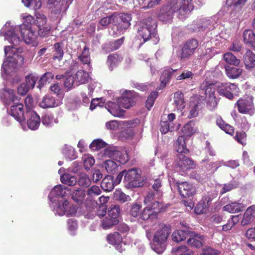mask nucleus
Returning a JSON list of instances; mask_svg holds the SVG:
<instances>
[{"label":"nucleus","mask_w":255,"mask_h":255,"mask_svg":"<svg viewBox=\"0 0 255 255\" xmlns=\"http://www.w3.org/2000/svg\"><path fill=\"white\" fill-rule=\"evenodd\" d=\"M22 37L24 42L27 44L35 46L37 45V35L35 29L30 25L10 26V23L6 22L0 30V35L4 36L5 40H7L13 46H6L4 47V53L7 59L3 62L1 69V75L4 74L7 75H11L14 72L17 65L23 64L24 59L21 56V53L22 49L20 47H15L18 46L21 41V38L19 34Z\"/></svg>","instance_id":"nucleus-1"},{"label":"nucleus","mask_w":255,"mask_h":255,"mask_svg":"<svg viewBox=\"0 0 255 255\" xmlns=\"http://www.w3.org/2000/svg\"><path fill=\"white\" fill-rule=\"evenodd\" d=\"M171 233L170 228L164 226L158 229L150 243L151 248L158 254H162L166 249L167 238Z\"/></svg>","instance_id":"nucleus-2"},{"label":"nucleus","mask_w":255,"mask_h":255,"mask_svg":"<svg viewBox=\"0 0 255 255\" xmlns=\"http://www.w3.org/2000/svg\"><path fill=\"white\" fill-rule=\"evenodd\" d=\"M124 182L127 188L141 187L144 184L143 178L141 176V170L138 168H131L126 170Z\"/></svg>","instance_id":"nucleus-3"},{"label":"nucleus","mask_w":255,"mask_h":255,"mask_svg":"<svg viewBox=\"0 0 255 255\" xmlns=\"http://www.w3.org/2000/svg\"><path fill=\"white\" fill-rule=\"evenodd\" d=\"M156 26L155 20L152 19L151 17L146 18L141 23L138 29V33L139 35L143 38L144 42L147 41L152 37H156Z\"/></svg>","instance_id":"nucleus-4"},{"label":"nucleus","mask_w":255,"mask_h":255,"mask_svg":"<svg viewBox=\"0 0 255 255\" xmlns=\"http://www.w3.org/2000/svg\"><path fill=\"white\" fill-rule=\"evenodd\" d=\"M73 0H48L47 5L51 12L56 17L62 16L66 13Z\"/></svg>","instance_id":"nucleus-5"},{"label":"nucleus","mask_w":255,"mask_h":255,"mask_svg":"<svg viewBox=\"0 0 255 255\" xmlns=\"http://www.w3.org/2000/svg\"><path fill=\"white\" fill-rule=\"evenodd\" d=\"M178 6L175 0L170 1L164 5L158 13L159 19L164 22H170L171 21L174 13H177L178 16Z\"/></svg>","instance_id":"nucleus-6"},{"label":"nucleus","mask_w":255,"mask_h":255,"mask_svg":"<svg viewBox=\"0 0 255 255\" xmlns=\"http://www.w3.org/2000/svg\"><path fill=\"white\" fill-rule=\"evenodd\" d=\"M198 46V41L192 39L186 41L181 47L178 53V57L182 60L189 59Z\"/></svg>","instance_id":"nucleus-7"},{"label":"nucleus","mask_w":255,"mask_h":255,"mask_svg":"<svg viewBox=\"0 0 255 255\" xmlns=\"http://www.w3.org/2000/svg\"><path fill=\"white\" fill-rule=\"evenodd\" d=\"M194 161L183 154H178L176 160L174 162L173 166L177 172H185L187 170L194 168Z\"/></svg>","instance_id":"nucleus-8"},{"label":"nucleus","mask_w":255,"mask_h":255,"mask_svg":"<svg viewBox=\"0 0 255 255\" xmlns=\"http://www.w3.org/2000/svg\"><path fill=\"white\" fill-rule=\"evenodd\" d=\"M104 154L122 164L126 163L129 159L127 151H121L116 147H109L106 148Z\"/></svg>","instance_id":"nucleus-9"},{"label":"nucleus","mask_w":255,"mask_h":255,"mask_svg":"<svg viewBox=\"0 0 255 255\" xmlns=\"http://www.w3.org/2000/svg\"><path fill=\"white\" fill-rule=\"evenodd\" d=\"M217 91L220 95L232 100L234 94L238 92V88L235 84L231 83H221L217 87Z\"/></svg>","instance_id":"nucleus-10"},{"label":"nucleus","mask_w":255,"mask_h":255,"mask_svg":"<svg viewBox=\"0 0 255 255\" xmlns=\"http://www.w3.org/2000/svg\"><path fill=\"white\" fill-rule=\"evenodd\" d=\"M115 27L120 33L123 30L127 29L130 25V21L131 20V15L128 13H119L117 14L115 12Z\"/></svg>","instance_id":"nucleus-11"},{"label":"nucleus","mask_w":255,"mask_h":255,"mask_svg":"<svg viewBox=\"0 0 255 255\" xmlns=\"http://www.w3.org/2000/svg\"><path fill=\"white\" fill-rule=\"evenodd\" d=\"M235 106L237 107L238 111L243 114L252 115L255 111L252 98L239 100Z\"/></svg>","instance_id":"nucleus-12"},{"label":"nucleus","mask_w":255,"mask_h":255,"mask_svg":"<svg viewBox=\"0 0 255 255\" xmlns=\"http://www.w3.org/2000/svg\"><path fill=\"white\" fill-rule=\"evenodd\" d=\"M8 113L19 123L22 128L25 129L26 127L24 125L25 120V114L24 113L23 104H17L11 106L10 110Z\"/></svg>","instance_id":"nucleus-13"},{"label":"nucleus","mask_w":255,"mask_h":255,"mask_svg":"<svg viewBox=\"0 0 255 255\" xmlns=\"http://www.w3.org/2000/svg\"><path fill=\"white\" fill-rule=\"evenodd\" d=\"M178 6V17L183 19L194 9L192 0H175Z\"/></svg>","instance_id":"nucleus-14"},{"label":"nucleus","mask_w":255,"mask_h":255,"mask_svg":"<svg viewBox=\"0 0 255 255\" xmlns=\"http://www.w3.org/2000/svg\"><path fill=\"white\" fill-rule=\"evenodd\" d=\"M67 188L62 185L55 186L50 192L48 198L51 202L55 203L56 201L64 199L66 195Z\"/></svg>","instance_id":"nucleus-15"},{"label":"nucleus","mask_w":255,"mask_h":255,"mask_svg":"<svg viewBox=\"0 0 255 255\" xmlns=\"http://www.w3.org/2000/svg\"><path fill=\"white\" fill-rule=\"evenodd\" d=\"M135 93L133 91H126L122 96L119 98L117 102L125 108L128 109L135 103Z\"/></svg>","instance_id":"nucleus-16"},{"label":"nucleus","mask_w":255,"mask_h":255,"mask_svg":"<svg viewBox=\"0 0 255 255\" xmlns=\"http://www.w3.org/2000/svg\"><path fill=\"white\" fill-rule=\"evenodd\" d=\"M178 187L181 196L184 198L192 197L196 193L195 187L187 182L178 183Z\"/></svg>","instance_id":"nucleus-17"},{"label":"nucleus","mask_w":255,"mask_h":255,"mask_svg":"<svg viewBox=\"0 0 255 255\" xmlns=\"http://www.w3.org/2000/svg\"><path fill=\"white\" fill-rule=\"evenodd\" d=\"M26 117L28 118L27 121L28 128L33 130L37 129L40 123L39 116L34 111H29L25 113Z\"/></svg>","instance_id":"nucleus-18"},{"label":"nucleus","mask_w":255,"mask_h":255,"mask_svg":"<svg viewBox=\"0 0 255 255\" xmlns=\"http://www.w3.org/2000/svg\"><path fill=\"white\" fill-rule=\"evenodd\" d=\"M247 0H227L230 4L232 11L231 17L233 20L237 19L240 16V11Z\"/></svg>","instance_id":"nucleus-19"},{"label":"nucleus","mask_w":255,"mask_h":255,"mask_svg":"<svg viewBox=\"0 0 255 255\" xmlns=\"http://www.w3.org/2000/svg\"><path fill=\"white\" fill-rule=\"evenodd\" d=\"M194 31H203L206 28L213 29L215 27L213 21L210 19L201 18L194 21L193 23Z\"/></svg>","instance_id":"nucleus-20"},{"label":"nucleus","mask_w":255,"mask_h":255,"mask_svg":"<svg viewBox=\"0 0 255 255\" xmlns=\"http://www.w3.org/2000/svg\"><path fill=\"white\" fill-rule=\"evenodd\" d=\"M0 97L5 105H9L11 103H14L18 100L14 94V91L7 88H4L2 90V92L0 93Z\"/></svg>","instance_id":"nucleus-21"},{"label":"nucleus","mask_w":255,"mask_h":255,"mask_svg":"<svg viewBox=\"0 0 255 255\" xmlns=\"http://www.w3.org/2000/svg\"><path fill=\"white\" fill-rule=\"evenodd\" d=\"M51 206L53 208L55 214L63 216L69 208V202L67 200L62 199L55 203L51 202Z\"/></svg>","instance_id":"nucleus-22"},{"label":"nucleus","mask_w":255,"mask_h":255,"mask_svg":"<svg viewBox=\"0 0 255 255\" xmlns=\"http://www.w3.org/2000/svg\"><path fill=\"white\" fill-rule=\"evenodd\" d=\"M61 104L60 101L56 100L54 97L46 95L39 102V106L43 109H47L59 106Z\"/></svg>","instance_id":"nucleus-23"},{"label":"nucleus","mask_w":255,"mask_h":255,"mask_svg":"<svg viewBox=\"0 0 255 255\" xmlns=\"http://www.w3.org/2000/svg\"><path fill=\"white\" fill-rule=\"evenodd\" d=\"M120 104L116 102H108L105 105V108L114 117H122L124 116L125 111L122 109Z\"/></svg>","instance_id":"nucleus-24"},{"label":"nucleus","mask_w":255,"mask_h":255,"mask_svg":"<svg viewBox=\"0 0 255 255\" xmlns=\"http://www.w3.org/2000/svg\"><path fill=\"white\" fill-rule=\"evenodd\" d=\"M124 37H122L120 39L103 44L102 46L103 51L106 53H108L114 50H117L123 44L124 42Z\"/></svg>","instance_id":"nucleus-25"},{"label":"nucleus","mask_w":255,"mask_h":255,"mask_svg":"<svg viewBox=\"0 0 255 255\" xmlns=\"http://www.w3.org/2000/svg\"><path fill=\"white\" fill-rule=\"evenodd\" d=\"M78 58L84 65L86 66L87 70L88 71L91 70L89 49L87 46H85L84 47L82 52L78 56Z\"/></svg>","instance_id":"nucleus-26"},{"label":"nucleus","mask_w":255,"mask_h":255,"mask_svg":"<svg viewBox=\"0 0 255 255\" xmlns=\"http://www.w3.org/2000/svg\"><path fill=\"white\" fill-rule=\"evenodd\" d=\"M243 40L245 43L255 49V33L251 29H246L243 33Z\"/></svg>","instance_id":"nucleus-27"},{"label":"nucleus","mask_w":255,"mask_h":255,"mask_svg":"<svg viewBox=\"0 0 255 255\" xmlns=\"http://www.w3.org/2000/svg\"><path fill=\"white\" fill-rule=\"evenodd\" d=\"M245 207L242 204L238 202H232L224 206L223 210L230 213H236L243 211Z\"/></svg>","instance_id":"nucleus-28"},{"label":"nucleus","mask_w":255,"mask_h":255,"mask_svg":"<svg viewBox=\"0 0 255 255\" xmlns=\"http://www.w3.org/2000/svg\"><path fill=\"white\" fill-rule=\"evenodd\" d=\"M115 185H116L114 181V177L109 175H107L104 177L101 184V188L104 190L108 192L113 190Z\"/></svg>","instance_id":"nucleus-29"},{"label":"nucleus","mask_w":255,"mask_h":255,"mask_svg":"<svg viewBox=\"0 0 255 255\" xmlns=\"http://www.w3.org/2000/svg\"><path fill=\"white\" fill-rule=\"evenodd\" d=\"M74 77L75 78V85L78 86L80 84L86 83L88 80L89 75L87 72L80 70L77 72Z\"/></svg>","instance_id":"nucleus-30"},{"label":"nucleus","mask_w":255,"mask_h":255,"mask_svg":"<svg viewBox=\"0 0 255 255\" xmlns=\"http://www.w3.org/2000/svg\"><path fill=\"white\" fill-rule=\"evenodd\" d=\"M245 64L247 68L255 67V54L250 49H248L244 56Z\"/></svg>","instance_id":"nucleus-31"},{"label":"nucleus","mask_w":255,"mask_h":255,"mask_svg":"<svg viewBox=\"0 0 255 255\" xmlns=\"http://www.w3.org/2000/svg\"><path fill=\"white\" fill-rule=\"evenodd\" d=\"M225 69L226 75L231 79H236L238 78L243 72V69L237 67L227 66L225 67Z\"/></svg>","instance_id":"nucleus-32"},{"label":"nucleus","mask_w":255,"mask_h":255,"mask_svg":"<svg viewBox=\"0 0 255 255\" xmlns=\"http://www.w3.org/2000/svg\"><path fill=\"white\" fill-rule=\"evenodd\" d=\"M204 240L203 236L199 234H195L192 236V238L188 239L187 243L188 245L191 246L200 248L203 245Z\"/></svg>","instance_id":"nucleus-33"},{"label":"nucleus","mask_w":255,"mask_h":255,"mask_svg":"<svg viewBox=\"0 0 255 255\" xmlns=\"http://www.w3.org/2000/svg\"><path fill=\"white\" fill-rule=\"evenodd\" d=\"M185 137L184 136H179L177 140L176 148L178 154L188 153L189 150L186 148L185 144Z\"/></svg>","instance_id":"nucleus-34"},{"label":"nucleus","mask_w":255,"mask_h":255,"mask_svg":"<svg viewBox=\"0 0 255 255\" xmlns=\"http://www.w3.org/2000/svg\"><path fill=\"white\" fill-rule=\"evenodd\" d=\"M42 123L46 127H52L54 124H57L58 120L55 118L51 114H47L42 117Z\"/></svg>","instance_id":"nucleus-35"},{"label":"nucleus","mask_w":255,"mask_h":255,"mask_svg":"<svg viewBox=\"0 0 255 255\" xmlns=\"http://www.w3.org/2000/svg\"><path fill=\"white\" fill-rule=\"evenodd\" d=\"M216 124L221 129L225 131L227 133L232 134L234 132V128L230 125L226 124L220 117L217 119Z\"/></svg>","instance_id":"nucleus-36"},{"label":"nucleus","mask_w":255,"mask_h":255,"mask_svg":"<svg viewBox=\"0 0 255 255\" xmlns=\"http://www.w3.org/2000/svg\"><path fill=\"white\" fill-rule=\"evenodd\" d=\"M183 94L181 92H176L174 95V103L177 110L181 111L185 107Z\"/></svg>","instance_id":"nucleus-37"},{"label":"nucleus","mask_w":255,"mask_h":255,"mask_svg":"<svg viewBox=\"0 0 255 255\" xmlns=\"http://www.w3.org/2000/svg\"><path fill=\"white\" fill-rule=\"evenodd\" d=\"M176 70H173L171 68H167L163 70L160 77L161 84L165 86L170 80L174 72Z\"/></svg>","instance_id":"nucleus-38"},{"label":"nucleus","mask_w":255,"mask_h":255,"mask_svg":"<svg viewBox=\"0 0 255 255\" xmlns=\"http://www.w3.org/2000/svg\"><path fill=\"white\" fill-rule=\"evenodd\" d=\"M72 199L78 204L82 203L85 197V192L82 189L74 190L71 194Z\"/></svg>","instance_id":"nucleus-39"},{"label":"nucleus","mask_w":255,"mask_h":255,"mask_svg":"<svg viewBox=\"0 0 255 255\" xmlns=\"http://www.w3.org/2000/svg\"><path fill=\"white\" fill-rule=\"evenodd\" d=\"M61 182L70 186H74L77 183L76 178L69 173H64L60 177Z\"/></svg>","instance_id":"nucleus-40"},{"label":"nucleus","mask_w":255,"mask_h":255,"mask_svg":"<svg viewBox=\"0 0 255 255\" xmlns=\"http://www.w3.org/2000/svg\"><path fill=\"white\" fill-rule=\"evenodd\" d=\"M63 45L62 43H56L54 44V54L53 59L61 61L64 55Z\"/></svg>","instance_id":"nucleus-41"},{"label":"nucleus","mask_w":255,"mask_h":255,"mask_svg":"<svg viewBox=\"0 0 255 255\" xmlns=\"http://www.w3.org/2000/svg\"><path fill=\"white\" fill-rule=\"evenodd\" d=\"M53 77L54 75L52 73H45L38 81L37 88L41 89L47 82H49Z\"/></svg>","instance_id":"nucleus-42"},{"label":"nucleus","mask_w":255,"mask_h":255,"mask_svg":"<svg viewBox=\"0 0 255 255\" xmlns=\"http://www.w3.org/2000/svg\"><path fill=\"white\" fill-rule=\"evenodd\" d=\"M114 198L115 200L122 203H125L131 200L130 196L126 195L121 190H116L114 192Z\"/></svg>","instance_id":"nucleus-43"},{"label":"nucleus","mask_w":255,"mask_h":255,"mask_svg":"<svg viewBox=\"0 0 255 255\" xmlns=\"http://www.w3.org/2000/svg\"><path fill=\"white\" fill-rule=\"evenodd\" d=\"M174 129V124L168 121L162 120L160 122V131L162 134H166L169 131H172Z\"/></svg>","instance_id":"nucleus-44"},{"label":"nucleus","mask_w":255,"mask_h":255,"mask_svg":"<svg viewBox=\"0 0 255 255\" xmlns=\"http://www.w3.org/2000/svg\"><path fill=\"white\" fill-rule=\"evenodd\" d=\"M188 236V231L183 230H177L172 234V238L173 241L179 242L186 239Z\"/></svg>","instance_id":"nucleus-45"},{"label":"nucleus","mask_w":255,"mask_h":255,"mask_svg":"<svg viewBox=\"0 0 255 255\" xmlns=\"http://www.w3.org/2000/svg\"><path fill=\"white\" fill-rule=\"evenodd\" d=\"M104 166L108 173L114 174L118 169L116 163L111 160H107L104 163Z\"/></svg>","instance_id":"nucleus-46"},{"label":"nucleus","mask_w":255,"mask_h":255,"mask_svg":"<svg viewBox=\"0 0 255 255\" xmlns=\"http://www.w3.org/2000/svg\"><path fill=\"white\" fill-rule=\"evenodd\" d=\"M38 76L35 73H31L25 77V84L30 89H33L38 80Z\"/></svg>","instance_id":"nucleus-47"},{"label":"nucleus","mask_w":255,"mask_h":255,"mask_svg":"<svg viewBox=\"0 0 255 255\" xmlns=\"http://www.w3.org/2000/svg\"><path fill=\"white\" fill-rule=\"evenodd\" d=\"M224 59L226 62L230 65H233L235 66H238L240 63V60L237 59L231 52H227L224 55Z\"/></svg>","instance_id":"nucleus-48"},{"label":"nucleus","mask_w":255,"mask_h":255,"mask_svg":"<svg viewBox=\"0 0 255 255\" xmlns=\"http://www.w3.org/2000/svg\"><path fill=\"white\" fill-rule=\"evenodd\" d=\"M107 240L112 245H116L122 243V238L118 232H114L107 236Z\"/></svg>","instance_id":"nucleus-49"},{"label":"nucleus","mask_w":255,"mask_h":255,"mask_svg":"<svg viewBox=\"0 0 255 255\" xmlns=\"http://www.w3.org/2000/svg\"><path fill=\"white\" fill-rule=\"evenodd\" d=\"M77 182L79 186L87 187L90 185L91 180L88 175L83 173L80 174L79 179Z\"/></svg>","instance_id":"nucleus-50"},{"label":"nucleus","mask_w":255,"mask_h":255,"mask_svg":"<svg viewBox=\"0 0 255 255\" xmlns=\"http://www.w3.org/2000/svg\"><path fill=\"white\" fill-rule=\"evenodd\" d=\"M118 219H113L112 218H105L101 223V227L104 230L109 229L111 228L113 226L117 225L119 223Z\"/></svg>","instance_id":"nucleus-51"},{"label":"nucleus","mask_w":255,"mask_h":255,"mask_svg":"<svg viewBox=\"0 0 255 255\" xmlns=\"http://www.w3.org/2000/svg\"><path fill=\"white\" fill-rule=\"evenodd\" d=\"M120 207L119 205H112L109 209L108 214L111 218L118 219L120 214Z\"/></svg>","instance_id":"nucleus-52"},{"label":"nucleus","mask_w":255,"mask_h":255,"mask_svg":"<svg viewBox=\"0 0 255 255\" xmlns=\"http://www.w3.org/2000/svg\"><path fill=\"white\" fill-rule=\"evenodd\" d=\"M22 2L25 6L33 9H38L41 5L40 0H22Z\"/></svg>","instance_id":"nucleus-53"},{"label":"nucleus","mask_w":255,"mask_h":255,"mask_svg":"<svg viewBox=\"0 0 255 255\" xmlns=\"http://www.w3.org/2000/svg\"><path fill=\"white\" fill-rule=\"evenodd\" d=\"M63 153L65 157L70 160L76 157L74 149L71 146L65 145L63 149Z\"/></svg>","instance_id":"nucleus-54"},{"label":"nucleus","mask_w":255,"mask_h":255,"mask_svg":"<svg viewBox=\"0 0 255 255\" xmlns=\"http://www.w3.org/2000/svg\"><path fill=\"white\" fill-rule=\"evenodd\" d=\"M115 21V13H114L110 16H106L101 18L99 21V23L102 26H107L110 23H112L114 25L113 28L114 29Z\"/></svg>","instance_id":"nucleus-55"},{"label":"nucleus","mask_w":255,"mask_h":255,"mask_svg":"<svg viewBox=\"0 0 255 255\" xmlns=\"http://www.w3.org/2000/svg\"><path fill=\"white\" fill-rule=\"evenodd\" d=\"M146 207H148V209L152 210L153 213H155L156 216L157 214L160 212L162 209V205L161 203L158 201H154L149 204L146 205Z\"/></svg>","instance_id":"nucleus-56"},{"label":"nucleus","mask_w":255,"mask_h":255,"mask_svg":"<svg viewBox=\"0 0 255 255\" xmlns=\"http://www.w3.org/2000/svg\"><path fill=\"white\" fill-rule=\"evenodd\" d=\"M156 217L155 213H153L152 210L148 209V207L144 208L141 214V218L143 220H147L148 219H153Z\"/></svg>","instance_id":"nucleus-57"},{"label":"nucleus","mask_w":255,"mask_h":255,"mask_svg":"<svg viewBox=\"0 0 255 255\" xmlns=\"http://www.w3.org/2000/svg\"><path fill=\"white\" fill-rule=\"evenodd\" d=\"M194 128V123L192 121H190L182 128L184 134L186 136H191L195 131Z\"/></svg>","instance_id":"nucleus-58"},{"label":"nucleus","mask_w":255,"mask_h":255,"mask_svg":"<svg viewBox=\"0 0 255 255\" xmlns=\"http://www.w3.org/2000/svg\"><path fill=\"white\" fill-rule=\"evenodd\" d=\"M172 251L176 252V255H193V252L185 246H180Z\"/></svg>","instance_id":"nucleus-59"},{"label":"nucleus","mask_w":255,"mask_h":255,"mask_svg":"<svg viewBox=\"0 0 255 255\" xmlns=\"http://www.w3.org/2000/svg\"><path fill=\"white\" fill-rule=\"evenodd\" d=\"M141 206L136 203L130 204L129 214L133 217H137L139 215Z\"/></svg>","instance_id":"nucleus-60"},{"label":"nucleus","mask_w":255,"mask_h":255,"mask_svg":"<svg viewBox=\"0 0 255 255\" xmlns=\"http://www.w3.org/2000/svg\"><path fill=\"white\" fill-rule=\"evenodd\" d=\"M118 55L117 54L110 55L108 57L107 63L109 65V69L112 71L118 62Z\"/></svg>","instance_id":"nucleus-61"},{"label":"nucleus","mask_w":255,"mask_h":255,"mask_svg":"<svg viewBox=\"0 0 255 255\" xmlns=\"http://www.w3.org/2000/svg\"><path fill=\"white\" fill-rule=\"evenodd\" d=\"M157 95L158 94L157 92H152L150 95L148 97L146 102V107L148 110H150L151 108L153 106Z\"/></svg>","instance_id":"nucleus-62"},{"label":"nucleus","mask_w":255,"mask_h":255,"mask_svg":"<svg viewBox=\"0 0 255 255\" xmlns=\"http://www.w3.org/2000/svg\"><path fill=\"white\" fill-rule=\"evenodd\" d=\"M64 86L65 88H67L68 90H71L72 88L76 86L75 85V78L74 76L71 75L68 76L66 77L64 83Z\"/></svg>","instance_id":"nucleus-63"},{"label":"nucleus","mask_w":255,"mask_h":255,"mask_svg":"<svg viewBox=\"0 0 255 255\" xmlns=\"http://www.w3.org/2000/svg\"><path fill=\"white\" fill-rule=\"evenodd\" d=\"M105 146V142L101 139H95L90 144V147L94 150H97L104 147Z\"/></svg>","instance_id":"nucleus-64"}]
</instances>
